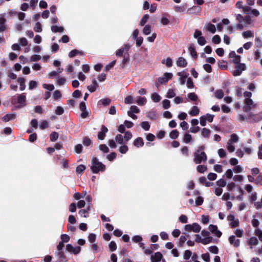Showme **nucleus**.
Segmentation results:
<instances>
[{
    "instance_id": "5701e85b",
    "label": "nucleus",
    "mask_w": 262,
    "mask_h": 262,
    "mask_svg": "<svg viewBox=\"0 0 262 262\" xmlns=\"http://www.w3.org/2000/svg\"><path fill=\"white\" fill-rule=\"evenodd\" d=\"M188 51L190 53V55L192 57L194 58V59H196L198 57V54L195 51V48L192 45H190L188 47Z\"/></svg>"
},
{
    "instance_id": "de8ad7c7",
    "label": "nucleus",
    "mask_w": 262,
    "mask_h": 262,
    "mask_svg": "<svg viewBox=\"0 0 262 262\" xmlns=\"http://www.w3.org/2000/svg\"><path fill=\"white\" fill-rule=\"evenodd\" d=\"M149 18V15L147 14L144 15L141 18L139 25L141 26H144L147 21Z\"/></svg>"
},
{
    "instance_id": "c85d7f7f",
    "label": "nucleus",
    "mask_w": 262,
    "mask_h": 262,
    "mask_svg": "<svg viewBox=\"0 0 262 262\" xmlns=\"http://www.w3.org/2000/svg\"><path fill=\"white\" fill-rule=\"evenodd\" d=\"M16 117V115L14 114H9L4 116L3 118V121L5 122H8L11 120L14 119Z\"/></svg>"
},
{
    "instance_id": "13d9d810",
    "label": "nucleus",
    "mask_w": 262,
    "mask_h": 262,
    "mask_svg": "<svg viewBox=\"0 0 262 262\" xmlns=\"http://www.w3.org/2000/svg\"><path fill=\"white\" fill-rule=\"evenodd\" d=\"M63 112H64L63 108L60 106H57L55 110V113L57 115H61L63 113Z\"/></svg>"
},
{
    "instance_id": "c9c22d12",
    "label": "nucleus",
    "mask_w": 262,
    "mask_h": 262,
    "mask_svg": "<svg viewBox=\"0 0 262 262\" xmlns=\"http://www.w3.org/2000/svg\"><path fill=\"white\" fill-rule=\"evenodd\" d=\"M179 135V133L176 129L172 130L169 133V137L172 139H177Z\"/></svg>"
},
{
    "instance_id": "c756f323",
    "label": "nucleus",
    "mask_w": 262,
    "mask_h": 262,
    "mask_svg": "<svg viewBox=\"0 0 262 262\" xmlns=\"http://www.w3.org/2000/svg\"><path fill=\"white\" fill-rule=\"evenodd\" d=\"M183 140L185 143H189L191 142L192 140L191 135L188 133H186L184 135Z\"/></svg>"
},
{
    "instance_id": "b1692460",
    "label": "nucleus",
    "mask_w": 262,
    "mask_h": 262,
    "mask_svg": "<svg viewBox=\"0 0 262 262\" xmlns=\"http://www.w3.org/2000/svg\"><path fill=\"white\" fill-rule=\"evenodd\" d=\"M17 82L19 84V89L20 91H24L26 89V85H25V79L23 77H19L17 79Z\"/></svg>"
},
{
    "instance_id": "72a5a7b5",
    "label": "nucleus",
    "mask_w": 262,
    "mask_h": 262,
    "mask_svg": "<svg viewBox=\"0 0 262 262\" xmlns=\"http://www.w3.org/2000/svg\"><path fill=\"white\" fill-rule=\"evenodd\" d=\"M162 63L165 64L167 67L169 68L172 66V59L170 57H168L162 61Z\"/></svg>"
},
{
    "instance_id": "f704fd0d",
    "label": "nucleus",
    "mask_w": 262,
    "mask_h": 262,
    "mask_svg": "<svg viewBox=\"0 0 262 262\" xmlns=\"http://www.w3.org/2000/svg\"><path fill=\"white\" fill-rule=\"evenodd\" d=\"M234 233L238 237H242L244 235V231L243 229L238 228L234 231Z\"/></svg>"
},
{
    "instance_id": "473e14b6",
    "label": "nucleus",
    "mask_w": 262,
    "mask_h": 262,
    "mask_svg": "<svg viewBox=\"0 0 262 262\" xmlns=\"http://www.w3.org/2000/svg\"><path fill=\"white\" fill-rule=\"evenodd\" d=\"M249 200L251 203L254 202L257 199V193L256 192H253L249 196Z\"/></svg>"
},
{
    "instance_id": "1a4fd4ad",
    "label": "nucleus",
    "mask_w": 262,
    "mask_h": 262,
    "mask_svg": "<svg viewBox=\"0 0 262 262\" xmlns=\"http://www.w3.org/2000/svg\"><path fill=\"white\" fill-rule=\"evenodd\" d=\"M246 70V66L244 63H239L235 67V69L232 73L234 76L241 75L243 71Z\"/></svg>"
},
{
    "instance_id": "69168bd1",
    "label": "nucleus",
    "mask_w": 262,
    "mask_h": 262,
    "mask_svg": "<svg viewBox=\"0 0 262 262\" xmlns=\"http://www.w3.org/2000/svg\"><path fill=\"white\" fill-rule=\"evenodd\" d=\"M243 170V168L241 165H236L234 166L233 169V171L236 173L242 172Z\"/></svg>"
},
{
    "instance_id": "4be33fe9",
    "label": "nucleus",
    "mask_w": 262,
    "mask_h": 262,
    "mask_svg": "<svg viewBox=\"0 0 262 262\" xmlns=\"http://www.w3.org/2000/svg\"><path fill=\"white\" fill-rule=\"evenodd\" d=\"M201 134L202 137L207 138L210 136L211 131L207 128H203L201 129Z\"/></svg>"
},
{
    "instance_id": "a18cd8bd",
    "label": "nucleus",
    "mask_w": 262,
    "mask_h": 262,
    "mask_svg": "<svg viewBox=\"0 0 262 262\" xmlns=\"http://www.w3.org/2000/svg\"><path fill=\"white\" fill-rule=\"evenodd\" d=\"M219 156L221 158H225L227 156V152L226 150L223 148H220L217 151Z\"/></svg>"
},
{
    "instance_id": "0e129e2a",
    "label": "nucleus",
    "mask_w": 262,
    "mask_h": 262,
    "mask_svg": "<svg viewBox=\"0 0 262 262\" xmlns=\"http://www.w3.org/2000/svg\"><path fill=\"white\" fill-rule=\"evenodd\" d=\"M53 97L55 100H58L61 98V94L59 90H56L53 93Z\"/></svg>"
},
{
    "instance_id": "412c9836",
    "label": "nucleus",
    "mask_w": 262,
    "mask_h": 262,
    "mask_svg": "<svg viewBox=\"0 0 262 262\" xmlns=\"http://www.w3.org/2000/svg\"><path fill=\"white\" fill-rule=\"evenodd\" d=\"M200 113V109L196 106H193L189 112V114L191 116H196Z\"/></svg>"
},
{
    "instance_id": "dca6fc26",
    "label": "nucleus",
    "mask_w": 262,
    "mask_h": 262,
    "mask_svg": "<svg viewBox=\"0 0 262 262\" xmlns=\"http://www.w3.org/2000/svg\"><path fill=\"white\" fill-rule=\"evenodd\" d=\"M204 28L206 29L207 31L211 32L212 34L215 33L216 30L215 25L211 23L206 24Z\"/></svg>"
},
{
    "instance_id": "a878e982",
    "label": "nucleus",
    "mask_w": 262,
    "mask_h": 262,
    "mask_svg": "<svg viewBox=\"0 0 262 262\" xmlns=\"http://www.w3.org/2000/svg\"><path fill=\"white\" fill-rule=\"evenodd\" d=\"M242 36L244 38H252L254 37V32L248 30L242 33Z\"/></svg>"
},
{
    "instance_id": "9b49d317",
    "label": "nucleus",
    "mask_w": 262,
    "mask_h": 262,
    "mask_svg": "<svg viewBox=\"0 0 262 262\" xmlns=\"http://www.w3.org/2000/svg\"><path fill=\"white\" fill-rule=\"evenodd\" d=\"M172 74L171 73H165L162 77L158 79V81L160 84L166 83L169 80L172 78Z\"/></svg>"
},
{
    "instance_id": "423d86ee",
    "label": "nucleus",
    "mask_w": 262,
    "mask_h": 262,
    "mask_svg": "<svg viewBox=\"0 0 262 262\" xmlns=\"http://www.w3.org/2000/svg\"><path fill=\"white\" fill-rule=\"evenodd\" d=\"M213 115H211L209 114H207L205 115H203L200 117V125L202 126H205L206 124V121H208L209 122H212L214 118Z\"/></svg>"
},
{
    "instance_id": "49530a36",
    "label": "nucleus",
    "mask_w": 262,
    "mask_h": 262,
    "mask_svg": "<svg viewBox=\"0 0 262 262\" xmlns=\"http://www.w3.org/2000/svg\"><path fill=\"white\" fill-rule=\"evenodd\" d=\"M123 138L125 142L126 143L132 138V134L129 131L126 132L125 133L124 136H123Z\"/></svg>"
},
{
    "instance_id": "e2e57ef3",
    "label": "nucleus",
    "mask_w": 262,
    "mask_h": 262,
    "mask_svg": "<svg viewBox=\"0 0 262 262\" xmlns=\"http://www.w3.org/2000/svg\"><path fill=\"white\" fill-rule=\"evenodd\" d=\"M212 238L211 237H206L205 238H203L202 240H201V243L204 245L208 244L210 243H211Z\"/></svg>"
},
{
    "instance_id": "c03bdc74",
    "label": "nucleus",
    "mask_w": 262,
    "mask_h": 262,
    "mask_svg": "<svg viewBox=\"0 0 262 262\" xmlns=\"http://www.w3.org/2000/svg\"><path fill=\"white\" fill-rule=\"evenodd\" d=\"M151 32V26L149 25H146L143 29V33L146 35H147L149 34Z\"/></svg>"
},
{
    "instance_id": "0eeeda50",
    "label": "nucleus",
    "mask_w": 262,
    "mask_h": 262,
    "mask_svg": "<svg viewBox=\"0 0 262 262\" xmlns=\"http://www.w3.org/2000/svg\"><path fill=\"white\" fill-rule=\"evenodd\" d=\"M227 220L230 222V226L231 228H236L239 225V220L235 219L234 215L230 214L228 215Z\"/></svg>"
},
{
    "instance_id": "864d4df0",
    "label": "nucleus",
    "mask_w": 262,
    "mask_h": 262,
    "mask_svg": "<svg viewBox=\"0 0 262 262\" xmlns=\"http://www.w3.org/2000/svg\"><path fill=\"white\" fill-rule=\"evenodd\" d=\"M85 169V166L84 165H79L76 167V172L77 173H81L84 171Z\"/></svg>"
},
{
    "instance_id": "6e6552de",
    "label": "nucleus",
    "mask_w": 262,
    "mask_h": 262,
    "mask_svg": "<svg viewBox=\"0 0 262 262\" xmlns=\"http://www.w3.org/2000/svg\"><path fill=\"white\" fill-rule=\"evenodd\" d=\"M246 243L250 249H252L253 247L258 244L259 242L256 237L251 236L246 239Z\"/></svg>"
},
{
    "instance_id": "2f4dec72",
    "label": "nucleus",
    "mask_w": 262,
    "mask_h": 262,
    "mask_svg": "<svg viewBox=\"0 0 262 262\" xmlns=\"http://www.w3.org/2000/svg\"><path fill=\"white\" fill-rule=\"evenodd\" d=\"M90 209V207H89L87 209H81L79 210V214L81 216L83 217H87L89 216V211Z\"/></svg>"
},
{
    "instance_id": "4468645a",
    "label": "nucleus",
    "mask_w": 262,
    "mask_h": 262,
    "mask_svg": "<svg viewBox=\"0 0 262 262\" xmlns=\"http://www.w3.org/2000/svg\"><path fill=\"white\" fill-rule=\"evenodd\" d=\"M108 132V129L104 125H102L101 131L98 134V138L99 140H103L105 137V134Z\"/></svg>"
},
{
    "instance_id": "bb28decb",
    "label": "nucleus",
    "mask_w": 262,
    "mask_h": 262,
    "mask_svg": "<svg viewBox=\"0 0 262 262\" xmlns=\"http://www.w3.org/2000/svg\"><path fill=\"white\" fill-rule=\"evenodd\" d=\"M56 254L58 257L60 262H64L66 261V257L62 250L58 251L56 252Z\"/></svg>"
},
{
    "instance_id": "4c0bfd02",
    "label": "nucleus",
    "mask_w": 262,
    "mask_h": 262,
    "mask_svg": "<svg viewBox=\"0 0 262 262\" xmlns=\"http://www.w3.org/2000/svg\"><path fill=\"white\" fill-rule=\"evenodd\" d=\"M33 29H34V31L36 32H37V33L41 32L42 30L41 24L39 22H37L35 24V26L33 28Z\"/></svg>"
},
{
    "instance_id": "a19ab883",
    "label": "nucleus",
    "mask_w": 262,
    "mask_h": 262,
    "mask_svg": "<svg viewBox=\"0 0 262 262\" xmlns=\"http://www.w3.org/2000/svg\"><path fill=\"white\" fill-rule=\"evenodd\" d=\"M151 98L155 102H159L161 100L160 95L157 93H153L151 96Z\"/></svg>"
},
{
    "instance_id": "20e7f679",
    "label": "nucleus",
    "mask_w": 262,
    "mask_h": 262,
    "mask_svg": "<svg viewBox=\"0 0 262 262\" xmlns=\"http://www.w3.org/2000/svg\"><path fill=\"white\" fill-rule=\"evenodd\" d=\"M184 229L188 232L193 231L194 233H198L201 231V227L198 223L187 224L185 226Z\"/></svg>"
},
{
    "instance_id": "58836bf2",
    "label": "nucleus",
    "mask_w": 262,
    "mask_h": 262,
    "mask_svg": "<svg viewBox=\"0 0 262 262\" xmlns=\"http://www.w3.org/2000/svg\"><path fill=\"white\" fill-rule=\"evenodd\" d=\"M58 137H59V135H58V133H57L56 132H54L50 134V140L52 142H55L57 140V139L58 138Z\"/></svg>"
},
{
    "instance_id": "4d7b16f0",
    "label": "nucleus",
    "mask_w": 262,
    "mask_h": 262,
    "mask_svg": "<svg viewBox=\"0 0 262 262\" xmlns=\"http://www.w3.org/2000/svg\"><path fill=\"white\" fill-rule=\"evenodd\" d=\"M254 234L258 236L260 241L262 242V231L259 229H256L254 230Z\"/></svg>"
},
{
    "instance_id": "f8f14e48",
    "label": "nucleus",
    "mask_w": 262,
    "mask_h": 262,
    "mask_svg": "<svg viewBox=\"0 0 262 262\" xmlns=\"http://www.w3.org/2000/svg\"><path fill=\"white\" fill-rule=\"evenodd\" d=\"M179 77V81L181 85H184L185 83L186 78H187L188 74L185 71H183L178 73Z\"/></svg>"
},
{
    "instance_id": "ddd939ff",
    "label": "nucleus",
    "mask_w": 262,
    "mask_h": 262,
    "mask_svg": "<svg viewBox=\"0 0 262 262\" xmlns=\"http://www.w3.org/2000/svg\"><path fill=\"white\" fill-rule=\"evenodd\" d=\"M208 229L217 237H220L221 236L222 232L218 230L217 227L216 225H210L208 226Z\"/></svg>"
},
{
    "instance_id": "393cba45",
    "label": "nucleus",
    "mask_w": 262,
    "mask_h": 262,
    "mask_svg": "<svg viewBox=\"0 0 262 262\" xmlns=\"http://www.w3.org/2000/svg\"><path fill=\"white\" fill-rule=\"evenodd\" d=\"M115 141L119 144H124L126 142L124 139L123 136L121 134H118L115 137Z\"/></svg>"
},
{
    "instance_id": "2eb2a0df",
    "label": "nucleus",
    "mask_w": 262,
    "mask_h": 262,
    "mask_svg": "<svg viewBox=\"0 0 262 262\" xmlns=\"http://www.w3.org/2000/svg\"><path fill=\"white\" fill-rule=\"evenodd\" d=\"M176 64L178 67L185 68L187 65V62L184 58L180 57L176 61Z\"/></svg>"
},
{
    "instance_id": "f03ea898",
    "label": "nucleus",
    "mask_w": 262,
    "mask_h": 262,
    "mask_svg": "<svg viewBox=\"0 0 262 262\" xmlns=\"http://www.w3.org/2000/svg\"><path fill=\"white\" fill-rule=\"evenodd\" d=\"M239 140V137L237 135L235 134H232L230 136V139L228 141L227 143L226 147L227 150L230 152H233L235 150V146L234 144L238 142Z\"/></svg>"
},
{
    "instance_id": "cd10ccee",
    "label": "nucleus",
    "mask_w": 262,
    "mask_h": 262,
    "mask_svg": "<svg viewBox=\"0 0 262 262\" xmlns=\"http://www.w3.org/2000/svg\"><path fill=\"white\" fill-rule=\"evenodd\" d=\"M52 31L54 33L60 32L62 33L64 31V28L61 26H52L51 28Z\"/></svg>"
},
{
    "instance_id": "f257e3e1",
    "label": "nucleus",
    "mask_w": 262,
    "mask_h": 262,
    "mask_svg": "<svg viewBox=\"0 0 262 262\" xmlns=\"http://www.w3.org/2000/svg\"><path fill=\"white\" fill-rule=\"evenodd\" d=\"M91 169L93 173H97L100 171H104L105 170V165L99 161L96 158H93L92 160Z\"/></svg>"
},
{
    "instance_id": "6e6d98bb",
    "label": "nucleus",
    "mask_w": 262,
    "mask_h": 262,
    "mask_svg": "<svg viewBox=\"0 0 262 262\" xmlns=\"http://www.w3.org/2000/svg\"><path fill=\"white\" fill-rule=\"evenodd\" d=\"M162 105L164 109H168L170 106V101L167 99H165L162 101Z\"/></svg>"
},
{
    "instance_id": "5fc2aeb1",
    "label": "nucleus",
    "mask_w": 262,
    "mask_h": 262,
    "mask_svg": "<svg viewBox=\"0 0 262 262\" xmlns=\"http://www.w3.org/2000/svg\"><path fill=\"white\" fill-rule=\"evenodd\" d=\"M221 39L219 35H215L212 38V41L214 44H219L221 42Z\"/></svg>"
},
{
    "instance_id": "ea45409f",
    "label": "nucleus",
    "mask_w": 262,
    "mask_h": 262,
    "mask_svg": "<svg viewBox=\"0 0 262 262\" xmlns=\"http://www.w3.org/2000/svg\"><path fill=\"white\" fill-rule=\"evenodd\" d=\"M192 256V252L189 250H186L184 251V253L183 254V258L185 260H188L190 257Z\"/></svg>"
},
{
    "instance_id": "8fccbe9b",
    "label": "nucleus",
    "mask_w": 262,
    "mask_h": 262,
    "mask_svg": "<svg viewBox=\"0 0 262 262\" xmlns=\"http://www.w3.org/2000/svg\"><path fill=\"white\" fill-rule=\"evenodd\" d=\"M207 169V166L205 165H200L196 167V170L200 173H204Z\"/></svg>"
},
{
    "instance_id": "aec40b11",
    "label": "nucleus",
    "mask_w": 262,
    "mask_h": 262,
    "mask_svg": "<svg viewBox=\"0 0 262 262\" xmlns=\"http://www.w3.org/2000/svg\"><path fill=\"white\" fill-rule=\"evenodd\" d=\"M98 87V83L95 79L92 80V84L88 86L87 89L88 90L92 93L96 91L97 88Z\"/></svg>"
},
{
    "instance_id": "f3484780",
    "label": "nucleus",
    "mask_w": 262,
    "mask_h": 262,
    "mask_svg": "<svg viewBox=\"0 0 262 262\" xmlns=\"http://www.w3.org/2000/svg\"><path fill=\"white\" fill-rule=\"evenodd\" d=\"M162 255L160 252H157L151 256V262H160L162 259Z\"/></svg>"
},
{
    "instance_id": "7ed1b4c3",
    "label": "nucleus",
    "mask_w": 262,
    "mask_h": 262,
    "mask_svg": "<svg viewBox=\"0 0 262 262\" xmlns=\"http://www.w3.org/2000/svg\"><path fill=\"white\" fill-rule=\"evenodd\" d=\"M207 159V155L204 151L197 150L194 152L193 161L195 164H200L202 162H205Z\"/></svg>"
},
{
    "instance_id": "603ef678",
    "label": "nucleus",
    "mask_w": 262,
    "mask_h": 262,
    "mask_svg": "<svg viewBox=\"0 0 262 262\" xmlns=\"http://www.w3.org/2000/svg\"><path fill=\"white\" fill-rule=\"evenodd\" d=\"M37 82L34 80H31L29 83V89L32 90L37 87Z\"/></svg>"
},
{
    "instance_id": "bf43d9fd",
    "label": "nucleus",
    "mask_w": 262,
    "mask_h": 262,
    "mask_svg": "<svg viewBox=\"0 0 262 262\" xmlns=\"http://www.w3.org/2000/svg\"><path fill=\"white\" fill-rule=\"evenodd\" d=\"M141 126L145 130H148L150 128V125L147 121H144L141 123Z\"/></svg>"
},
{
    "instance_id": "39448f33",
    "label": "nucleus",
    "mask_w": 262,
    "mask_h": 262,
    "mask_svg": "<svg viewBox=\"0 0 262 262\" xmlns=\"http://www.w3.org/2000/svg\"><path fill=\"white\" fill-rule=\"evenodd\" d=\"M244 104L245 106L243 107V110L246 112L250 111L256 106V104L253 102L251 99H245Z\"/></svg>"
},
{
    "instance_id": "79ce46f5",
    "label": "nucleus",
    "mask_w": 262,
    "mask_h": 262,
    "mask_svg": "<svg viewBox=\"0 0 262 262\" xmlns=\"http://www.w3.org/2000/svg\"><path fill=\"white\" fill-rule=\"evenodd\" d=\"M215 97L217 99H222L224 97V92L222 90H217L214 93Z\"/></svg>"
},
{
    "instance_id": "37998d69",
    "label": "nucleus",
    "mask_w": 262,
    "mask_h": 262,
    "mask_svg": "<svg viewBox=\"0 0 262 262\" xmlns=\"http://www.w3.org/2000/svg\"><path fill=\"white\" fill-rule=\"evenodd\" d=\"M176 93L173 89H169L167 92L166 97L168 98H172L176 96Z\"/></svg>"
},
{
    "instance_id": "052dcab7",
    "label": "nucleus",
    "mask_w": 262,
    "mask_h": 262,
    "mask_svg": "<svg viewBox=\"0 0 262 262\" xmlns=\"http://www.w3.org/2000/svg\"><path fill=\"white\" fill-rule=\"evenodd\" d=\"M146 102V99L145 97H139L137 100V103L139 105H143Z\"/></svg>"
},
{
    "instance_id": "6ab92c4d",
    "label": "nucleus",
    "mask_w": 262,
    "mask_h": 262,
    "mask_svg": "<svg viewBox=\"0 0 262 262\" xmlns=\"http://www.w3.org/2000/svg\"><path fill=\"white\" fill-rule=\"evenodd\" d=\"M144 141L142 138L138 137L136 138L134 141V145L137 148H140L144 145Z\"/></svg>"
},
{
    "instance_id": "680f3d73",
    "label": "nucleus",
    "mask_w": 262,
    "mask_h": 262,
    "mask_svg": "<svg viewBox=\"0 0 262 262\" xmlns=\"http://www.w3.org/2000/svg\"><path fill=\"white\" fill-rule=\"evenodd\" d=\"M48 122L46 120L41 121L39 124V128L41 129H44L48 127Z\"/></svg>"
},
{
    "instance_id": "774afa93",
    "label": "nucleus",
    "mask_w": 262,
    "mask_h": 262,
    "mask_svg": "<svg viewBox=\"0 0 262 262\" xmlns=\"http://www.w3.org/2000/svg\"><path fill=\"white\" fill-rule=\"evenodd\" d=\"M201 257L202 259L206 262H210V255L208 253H204L202 254Z\"/></svg>"
},
{
    "instance_id": "338daca9",
    "label": "nucleus",
    "mask_w": 262,
    "mask_h": 262,
    "mask_svg": "<svg viewBox=\"0 0 262 262\" xmlns=\"http://www.w3.org/2000/svg\"><path fill=\"white\" fill-rule=\"evenodd\" d=\"M99 149L104 153H107L109 151L108 147L105 144H101L99 145Z\"/></svg>"
},
{
    "instance_id": "09e8293b",
    "label": "nucleus",
    "mask_w": 262,
    "mask_h": 262,
    "mask_svg": "<svg viewBox=\"0 0 262 262\" xmlns=\"http://www.w3.org/2000/svg\"><path fill=\"white\" fill-rule=\"evenodd\" d=\"M255 208L257 210H259L262 208V195L260 201L254 202L253 203Z\"/></svg>"
},
{
    "instance_id": "7c9ffc66",
    "label": "nucleus",
    "mask_w": 262,
    "mask_h": 262,
    "mask_svg": "<svg viewBox=\"0 0 262 262\" xmlns=\"http://www.w3.org/2000/svg\"><path fill=\"white\" fill-rule=\"evenodd\" d=\"M26 95L24 93L20 94L18 96L17 101L20 104H23V105H25V102H26Z\"/></svg>"
},
{
    "instance_id": "e433bc0d",
    "label": "nucleus",
    "mask_w": 262,
    "mask_h": 262,
    "mask_svg": "<svg viewBox=\"0 0 262 262\" xmlns=\"http://www.w3.org/2000/svg\"><path fill=\"white\" fill-rule=\"evenodd\" d=\"M122 145H121L119 148L118 150L120 153L125 154L127 152V151L128 150V146L127 145H126L125 144H122Z\"/></svg>"
},
{
    "instance_id": "9d476101",
    "label": "nucleus",
    "mask_w": 262,
    "mask_h": 262,
    "mask_svg": "<svg viewBox=\"0 0 262 262\" xmlns=\"http://www.w3.org/2000/svg\"><path fill=\"white\" fill-rule=\"evenodd\" d=\"M228 241L229 243L234 248H237L240 246L241 241L239 239L236 238L235 235L229 236Z\"/></svg>"
},
{
    "instance_id": "a211bd4d",
    "label": "nucleus",
    "mask_w": 262,
    "mask_h": 262,
    "mask_svg": "<svg viewBox=\"0 0 262 262\" xmlns=\"http://www.w3.org/2000/svg\"><path fill=\"white\" fill-rule=\"evenodd\" d=\"M129 46L126 45L124 48H122L118 50L116 53V55L117 57H120L123 55V53L125 51H128L129 49Z\"/></svg>"
},
{
    "instance_id": "3c124183",
    "label": "nucleus",
    "mask_w": 262,
    "mask_h": 262,
    "mask_svg": "<svg viewBox=\"0 0 262 262\" xmlns=\"http://www.w3.org/2000/svg\"><path fill=\"white\" fill-rule=\"evenodd\" d=\"M188 97L189 99L192 101H195L198 100V97L194 93H190L188 94Z\"/></svg>"
}]
</instances>
